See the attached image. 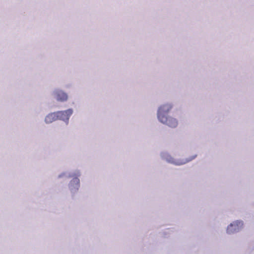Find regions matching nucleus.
<instances>
[{"label": "nucleus", "instance_id": "6", "mask_svg": "<svg viewBox=\"0 0 254 254\" xmlns=\"http://www.w3.org/2000/svg\"><path fill=\"white\" fill-rule=\"evenodd\" d=\"M236 231V228H234V231Z\"/></svg>", "mask_w": 254, "mask_h": 254}, {"label": "nucleus", "instance_id": "2", "mask_svg": "<svg viewBox=\"0 0 254 254\" xmlns=\"http://www.w3.org/2000/svg\"><path fill=\"white\" fill-rule=\"evenodd\" d=\"M58 119L63 121H68L69 117L72 114L71 109H68L64 111H59L56 113Z\"/></svg>", "mask_w": 254, "mask_h": 254}, {"label": "nucleus", "instance_id": "4", "mask_svg": "<svg viewBox=\"0 0 254 254\" xmlns=\"http://www.w3.org/2000/svg\"><path fill=\"white\" fill-rule=\"evenodd\" d=\"M58 117L57 116V114L56 113H51L48 116H47L45 118V122L47 123H51L56 120H58Z\"/></svg>", "mask_w": 254, "mask_h": 254}, {"label": "nucleus", "instance_id": "5", "mask_svg": "<svg viewBox=\"0 0 254 254\" xmlns=\"http://www.w3.org/2000/svg\"><path fill=\"white\" fill-rule=\"evenodd\" d=\"M242 221H237L234 222L233 224H231L227 228V232L228 233H231L233 232V231L231 229L233 226L236 227V226H238L239 225L242 226L243 225Z\"/></svg>", "mask_w": 254, "mask_h": 254}, {"label": "nucleus", "instance_id": "3", "mask_svg": "<svg viewBox=\"0 0 254 254\" xmlns=\"http://www.w3.org/2000/svg\"><path fill=\"white\" fill-rule=\"evenodd\" d=\"M56 98L59 101H65L67 99V95L62 91H57L55 93Z\"/></svg>", "mask_w": 254, "mask_h": 254}, {"label": "nucleus", "instance_id": "1", "mask_svg": "<svg viewBox=\"0 0 254 254\" xmlns=\"http://www.w3.org/2000/svg\"><path fill=\"white\" fill-rule=\"evenodd\" d=\"M171 108L172 107L169 105H164L160 107L158 112V118L161 123L165 124L170 127H175L178 125L176 119L172 118H168L166 116Z\"/></svg>", "mask_w": 254, "mask_h": 254}]
</instances>
